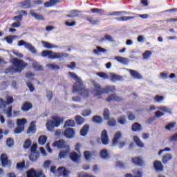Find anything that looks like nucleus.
Wrapping results in <instances>:
<instances>
[{"label": "nucleus", "mask_w": 177, "mask_h": 177, "mask_svg": "<svg viewBox=\"0 0 177 177\" xmlns=\"http://www.w3.org/2000/svg\"><path fill=\"white\" fill-rule=\"evenodd\" d=\"M12 63L15 68L11 66L6 69V73H9L12 75L15 73V71L16 73H21V71H23V70H24V68L28 66V64H27L26 62L18 58L12 59Z\"/></svg>", "instance_id": "1"}, {"label": "nucleus", "mask_w": 177, "mask_h": 177, "mask_svg": "<svg viewBox=\"0 0 177 177\" xmlns=\"http://www.w3.org/2000/svg\"><path fill=\"white\" fill-rule=\"evenodd\" d=\"M95 92L94 95L97 96L100 99L102 97V95L110 93V92H115V86H106L104 88H102V86L97 83L93 84Z\"/></svg>", "instance_id": "2"}, {"label": "nucleus", "mask_w": 177, "mask_h": 177, "mask_svg": "<svg viewBox=\"0 0 177 177\" xmlns=\"http://www.w3.org/2000/svg\"><path fill=\"white\" fill-rule=\"evenodd\" d=\"M42 57H49V59H66L68 57V54L63 53H53L52 50H46L41 52Z\"/></svg>", "instance_id": "3"}, {"label": "nucleus", "mask_w": 177, "mask_h": 177, "mask_svg": "<svg viewBox=\"0 0 177 177\" xmlns=\"http://www.w3.org/2000/svg\"><path fill=\"white\" fill-rule=\"evenodd\" d=\"M122 139V133L121 131H116L112 139V145L117 146L118 145L119 149H123L127 146V141H120Z\"/></svg>", "instance_id": "4"}, {"label": "nucleus", "mask_w": 177, "mask_h": 177, "mask_svg": "<svg viewBox=\"0 0 177 177\" xmlns=\"http://www.w3.org/2000/svg\"><path fill=\"white\" fill-rule=\"evenodd\" d=\"M79 84H80L78 86L73 87V92H78L79 95L83 97H89L91 91L89 89L85 87V85H84V82H80Z\"/></svg>", "instance_id": "5"}, {"label": "nucleus", "mask_w": 177, "mask_h": 177, "mask_svg": "<svg viewBox=\"0 0 177 177\" xmlns=\"http://www.w3.org/2000/svg\"><path fill=\"white\" fill-rule=\"evenodd\" d=\"M52 120H48L46 124V127L48 131H53L55 129V127L57 128L60 127V124H62V118L58 116L52 117Z\"/></svg>", "instance_id": "6"}, {"label": "nucleus", "mask_w": 177, "mask_h": 177, "mask_svg": "<svg viewBox=\"0 0 177 177\" xmlns=\"http://www.w3.org/2000/svg\"><path fill=\"white\" fill-rule=\"evenodd\" d=\"M25 46L26 49H28L32 53H37V50L35 49V47L33 46L32 45L30 44L28 42L24 41V40H20L18 42V46Z\"/></svg>", "instance_id": "7"}, {"label": "nucleus", "mask_w": 177, "mask_h": 177, "mask_svg": "<svg viewBox=\"0 0 177 177\" xmlns=\"http://www.w3.org/2000/svg\"><path fill=\"white\" fill-rule=\"evenodd\" d=\"M27 177H46L42 171H37L34 169H30L26 173Z\"/></svg>", "instance_id": "8"}, {"label": "nucleus", "mask_w": 177, "mask_h": 177, "mask_svg": "<svg viewBox=\"0 0 177 177\" xmlns=\"http://www.w3.org/2000/svg\"><path fill=\"white\" fill-rule=\"evenodd\" d=\"M52 147H56L57 149H70V146L66 144V141L64 140H59L54 142Z\"/></svg>", "instance_id": "9"}, {"label": "nucleus", "mask_w": 177, "mask_h": 177, "mask_svg": "<svg viewBox=\"0 0 177 177\" xmlns=\"http://www.w3.org/2000/svg\"><path fill=\"white\" fill-rule=\"evenodd\" d=\"M101 142L104 146H107L110 142V138H109V133L107 130L104 129L101 133Z\"/></svg>", "instance_id": "10"}, {"label": "nucleus", "mask_w": 177, "mask_h": 177, "mask_svg": "<svg viewBox=\"0 0 177 177\" xmlns=\"http://www.w3.org/2000/svg\"><path fill=\"white\" fill-rule=\"evenodd\" d=\"M62 134L68 139H73V138L75 136V130H74V129L67 128L62 133Z\"/></svg>", "instance_id": "11"}, {"label": "nucleus", "mask_w": 177, "mask_h": 177, "mask_svg": "<svg viewBox=\"0 0 177 177\" xmlns=\"http://www.w3.org/2000/svg\"><path fill=\"white\" fill-rule=\"evenodd\" d=\"M131 162L137 167H143L145 165V160L140 157H133L131 158Z\"/></svg>", "instance_id": "12"}, {"label": "nucleus", "mask_w": 177, "mask_h": 177, "mask_svg": "<svg viewBox=\"0 0 177 177\" xmlns=\"http://www.w3.org/2000/svg\"><path fill=\"white\" fill-rule=\"evenodd\" d=\"M153 168L157 172H162L164 171V165L160 160H155L153 162Z\"/></svg>", "instance_id": "13"}, {"label": "nucleus", "mask_w": 177, "mask_h": 177, "mask_svg": "<svg viewBox=\"0 0 177 177\" xmlns=\"http://www.w3.org/2000/svg\"><path fill=\"white\" fill-rule=\"evenodd\" d=\"M133 175L132 174H126L125 177H142L143 176V169H138L135 170L133 172Z\"/></svg>", "instance_id": "14"}, {"label": "nucleus", "mask_w": 177, "mask_h": 177, "mask_svg": "<svg viewBox=\"0 0 177 177\" xmlns=\"http://www.w3.org/2000/svg\"><path fill=\"white\" fill-rule=\"evenodd\" d=\"M31 109H32V104L30 102H24L21 106V110L22 111H24L25 113L30 111V110H31Z\"/></svg>", "instance_id": "15"}, {"label": "nucleus", "mask_w": 177, "mask_h": 177, "mask_svg": "<svg viewBox=\"0 0 177 177\" xmlns=\"http://www.w3.org/2000/svg\"><path fill=\"white\" fill-rule=\"evenodd\" d=\"M122 97H120L115 94L110 95L106 98V102H122Z\"/></svg>", "instance_id": "16"}, {"label": "nucleus", "mask_w": 177, "mask_h": 177, "mask_svg": "<svg viewBox=\"0 0 177 177\" xmlns=\"http://www.w3.org/2000/svg\"><path fill=\"white\" fill-rule=\"evenodd\" d=\"M81 11L79 10H72L69 11V14L66 15V17H69L71 19H74V17H79Z\"/></svg>", "instance_id": "17"}, {"label": "nucleus", "mask_w": 177, "mask_h": 177, "mask_svg": "<svg viewBox=\"0 0 177 177\" xmlns=\"http://www.w3.org/2000/svg\"><path fill=\"white\" fill-rule=\"evenodd\" d=\"M68 75H70V77L73 78V80H76V83L73 85V88H75V86H77L80 84V82H83L82 80H81V78H79L77 74L73 72H68Z\"/></svg>", "instance_id": "18"}, {"label": "nucleus", "mask_w": 177, "mask_h": 177, "mask_svg": "<svg viewBox=\"0 0 177 177\" xmlns=\"http://www.w3.org/2000/svg\"><path fill=\"white\" fill-rule=\"evenodd\" d=\"M30 15L32 16V17H35V20H39V21L45 20V17H44L42 15L35 13L34 10H30Z\"/></svg>", "instance_id": "19"}, {"label": "nucleus", "mask_w": 177, "mask_h": 177, "mask_svg": "<svg viewBox=\"0 0 177 177\" xmlns=\"http://www.w3.org/2000/svg\"><path fill=\"white\" fill-rule=\"evenodd\" d=\"M69 157L73 162H78L80 161V158H81V156L78 155L77 152L73 151L70 153Z\"/></svg>", "instance_id": "20"}, {"label": "nucleus", "mask_w": 177, "mask_h": 177, "mask_svg": "<svg viewBox=\"0 0 177 177\" xmlns=\"http://www.w3.org/2000/svg\"><path fill=\"white\" fill-rule=\"evenodd\" d=\"M129 72L133 78H136V80H142V75H140V73L137 71L129 69Z\"/></svg>", "instance_id": "21"}, {"label": "nucleus", "mask_w": 177, "mask_h": 177, "mask_svg": "<svg viewBox=\"0 0 177 177\" xmlns=\"http://www.w3.org/2000/svg\"><path fill=\"white\" fill-rule=\"evenodd\" d=\"M1 161L2 167H6L9 163V158L8 157V155L2 153L1 155Z\"/></svg>", "instance_id": "22"}, {"label": "nucleus", "mask_w": 177, "mask_h": 177, "mask_svg": "<svg viewBox=\"0 0 177 177\" xmlns=\"http://www.w3.org/2000/svg\"><path fill=\"white\" fill-rule=\"evenodd\" d=\"M171 160H172V155L171 153H166L162 156V164H168Z\"/></svg>", "instance_id": "23"}, {"label": "nucleus", "mask_w": 177, "mask_h": 177, "mask_svg": "<svg viewBox=\"0 0 177 177\" xmlns=\"http://www.w3.org/2000/svg\"><path fill=\"white\" fill-rule=\"evenodd\" d=\"M88 132H89V124H86L80 129V135L81 136H86V135H88Z\"/></svg>", "instance_id": "24"}, {"label": "nucleus", "mask_w": 177, "mask_h": 177, "mask_svg": "<svg viewBox=\"0 0 177 177\" xmlns=\"http://www.w3.org/2000/svg\"><path fill=\"white\" fill-rule=\"evenodd\" d=\"M115 60H117V62L121 63L122 64H128V63H129V59L124 57L115 56Z\"/></svg>", "instance_id": "25"}, {"label": "nucleus", "mask_w": 177, "mask_h": 177, "mask_svg": "<svg viewBox=\"0 0 177 177\" xmlns=\"http://www.w3.org/2000/svg\"><path fill=\"white\" fill-rule=\"evenodd\" d=\"M27 15H28V12H27V11L20 10L19 15L14 17L13 20H17L18 19L19 21H21L23 20V16H27Z\"/></svg>", "instance_id": "26"}, {"label": "nucleus", "mask_w": 177, "mask_h": 177, "mask_svg": "<svg viewBox=\"0 0 177 177\" xmlns=\"http://www.w3.org/2000/svg\"><path fill=\"white\" fill-rule=\"evenodd\" d=\"M100 156L101 158H103V160H106L110 157V154L109 153V151H107V149H104L100 151Z\"/></svg>", "instance_id": "27"}, {"label": "nucleus", "mask_w": 177, "mask_h": 177, "mask_svg": "<svg viewBox=\"0 0 177 177\" xmlns=\"http://www.w3.org/2000/svg\"><path fill=\"white\" fill-rule=\"evenodd\" d=\"M131 129L133 132H139L142 129V125L138 122H135L134 124H132Z\"/></svg>", "instance_id": "28"}, {"label": "nucleus", "mask_w": 177, "mask_h": 177, "mask_svg": "<svg viewBox=\"0 0 177 177\" xmlns=\"http://www.w3.org/2000/svg\"><path fill=\"white\" fill-rule=\"evenodd\" d=\"M19 5L23 9H30V8H31V3L30 2V0H25L19 3Z\"/></svg>", "instance_id": "29"}, {"label": "nucleus", "mask_w": 177, "mask_h": 177, "mask_svg": "<svg viewBox=\"0 0 177 177\" xmlns=\"http://www.w3.org/2000/svg\"><path fill=\"white\" fill-rule=\"evenodd\" d=\"M31 145H32V142L31 141V139L27 138L23 145V149L24 150H28L30 147H31Z\"/></svg>", "instance_id": "30"}, {"label": "nucleus", "mask_w": 177, "mask_h": 177, "mask_svg": "<svg viewBox=\"0 0 177 177\" xmlns=\"http://www.w3.org/2000/svg\"><path fill=\"white\" fill-rule=\"evenodd\" d=\"M111 80L113 82H115V81H122V80H123L122 76H121L120 75L115 74V73H111Z\"/></svg>", "instance_id": "31"}, {"label": "nucleus", "mask_w": 177, "mask_h": 177, "mask_svg": "<svg viewBox=\"0 0 177 177\" xmlns=\"http://www.w3.org/2000/svg\"><path fill=\"white\" fill-rule=\"evenodd\" d=\"M133 140L135 143L137 145V146H138L139 147H145V144H143V142L137 136H133Z\"/></svg>", "instance_id": "32"}, {"label": "nucleus", "mask_w": 177, "mask_h": 177, "mask_svg": "<svg viewBox=\"0 0 177 177\" xmlns=\"http://www.w3.org/2000/svg\"><path fill=\"white\" fill-rule=\"evenodd\" d=\"M104 41H109V42H114V39L109 35H105L104 37L100 39V42H104Z\"/></svg>", "instance_id": "33"}, {"label": "nucleus", "mask_w": 177, "mask_h": 177, "mask_svg": "<svg viewBox=\"0 0 177 177\" xmlns=\"http://www.w3.org/2000/svg\"><path fill=\"white\" fill-rule=\"evenodd\" d=\"M92 121L95 124H102V122H103V118L99 115H94L92 118Z\"/></svg>", "instance_id": "34"}, {"label": "nucleus", "mask_w": 177, "mask_h": 177, "mask_svg": "<svg viewBox=\"0 0 177 177\" xmlns=\"http://www.w3.org/2000/svg\"><path fill=\"white\" fill-rule=\"evenodd\" d=\"M27 133H35V122H32L27 130Z\"/></svg>", "instance_id": "35"}, {"label": "nucleus", "mask_w": 177, "mask_h": 177, "mask_svg": "<svg viewBox=\"0 0 177 177\" xmlns=\"http://www.w3.org/2000/svg\"><path fill=\"white\" fill-rule=\"evenodd\" d=\"M46 140H48L46 136H41L38 139V143L41 145V146H44V145L46 143Z\"/></svg>", "instance_id": "36"}, {"label": "nucleus", "mask_w": 177, "mask_h": 177, "mask_svg": "<svg viewBox=\"0 0 177 177\" xmlns=\"http://www.w3.org/2000/svg\"><path fill=\"white\" fill-rule=\"evenodd\" d=\"M86 20H87V21H89V23L91 24L92 26H96L99 24V20L93 19V17H87L86 18Z\"/></svg>", "instance_id": "37"}, {"label": "nucleus", "mask_w": 177, "mask_h": 177, "mask_svg": "<svg viewBox=\"0 0 177 177\" xmlns=\"http://www.w3.org/2000/svg\"><path fill=\"white\" fill-rule=\"evenodd\" d=\"M75 122H77V125H82V124L85 122V119L80 115H76Z\"/></svg>", "instance_id": "38"}, {"label": "nucleus", "mask_w": 177, "mask_h": 177, "mask_svg": "<svg viewBox=\"0 0 177 177\" xmlns=\"http://www.w3.org/2000/svg\"><path fill=\"white\" fill-rule=\"evenodd\" d=\"M32 67L36 71H44V66L39 65V64L37 62L32 64Z\"/></svg>", "instance_id": "39"}, {"label": "nucleus", "mask_w": 177, "mask_h": 177, "mask_svg": "<svg viewBox=\"0 0 177 177\" xmlns=\"http://www.w3.org/2000/svg\"><path fill=\"white\" fill-rule=\"evenodd\" d=\"M64 127V128H66V127H75V122L73 120H68L65 122Z\"/></svg>", "instance_id": "40"}, {"label": "nucleus", "mask_w": 177, "mask_h": 177, "mask_svg": "<svg viewBox=\"0 0 177 177\" xmlns=\"http://www.w3.org/2000/svg\"><path fill=\"white\" fill-rule=\"evenodd\" d=\"M132 19H135V17H121L116 18L118 21H128V20H132Z\"/></svg>", "instance_id": "41"}, {"label": "nucleus", "mask_w": 177, "mask_h": 177, "mask_svg": "<svg viewBox=\"0 0 177 177\" xmlns=\"http://www.w3.org/2000/svg\"><path fill=\"white\" fill-rule=\"evenodd\" d=\"M96 48H97V49L93 50V53H95V55H97V53H99V52H101L102 53H106V52H107V50L102 48L101 46H97Z\"/></svg>", "instance_id": "42"}, {"label": "nucleus", "mask_w": 177, "mask_h": 177, "mask_svg": "<svg viewBox=\"0 0 177 177\" xmlns=\"http://www.w3.org/2000/svg\"><path fill=\"white\" fill-rule=\"evenodd\" d=\"M41 44L44 48H46V49H53V48H55V46H53V44L48 41H42Z\"/></svg>", "instance_id": "43"}, {"label": "nucleus", "mask_w": 177, "mask_h": 177, "mask_svg": "<svg viewBox=\"0 0 177 177\" xmlns=\"http://www.w3.org/2000/svg\"><path fill=\"white\" fill-rule=\"evenodd\" d=\"M39 157V156L38 155V153H37L36 152H31L29 158L30 160V161H37V160H38V158Z\"/></svg>", "instance_id": "44"}, {"label": "nucleus", "mask_w": 177, "mask_h": 177, "mask_svg": "<svg viewBox=\"0 0 177 177\" xmlns=\"http://www.w3.org/2000/svg\"><path fill=\"white\" fill-rule=\"evenodd\" d=\"M15 38H17V36H16V35L7 36L4 38V39H6V41L8 44H13V39H15Z\"/></svg>", "instance_id": "45"}, {"label": "nucleus", "mask_w": 177, "mask_h": 177, "mask_svg": "<svg viewBox=\"0 0 177 177\" xmlns=\"http://www.w3.org/2000/svg\"><path fill=\"white\" fill-rule=\"evenodd\" d=\"M27 123L26 119H18L17 120V127H24V124Z\"/></svg>", "instance_id": "46"}, {"label": "nucleus", "mask_w": 177, "mask_h": 177, "mask_svg": "<svg viewBox=\"0 0 177 177\" xmlns=\"http://www.w3.org/2000/svg\"><path fill=\"white\" fill-rule=\"evenodd\" d=\"M68 150L61 151L59 153V158H64L65 157H67V156H68Z\"/></svg>", "instance_id": "47"}, {"label": "nucleus", "mask_w": 177, "mask_h": 177, "mask_svg": "<svg viewBox=\"0 0 177 177\" xmlns=\"http://www.w3.org/2000/svg\"><path fill=\"white\" fill-rule=\"evenodd\" d=\"M96 75H98L100 78H103V80L109 79V75L104 72H98L96 73Z\"/></svg>", "instance_id": "48"}, {"label": "nucleus", "mask_w": 177, "mask_h": 177, "mask_svg": "<svg viewBox=\"0 0 177 177\" xmlns=\"http://www.w3.org/2000/svg\"><path fill=\"white\" fill-rule=\"evenodd\" d=\"M6 100L7 101L3 100L4 107H6L7 104H12V103L14 102L13 97H8Z\"/></svg>", "instance_id": "49"}, {"label": "nucleus", "mask_w": 177, "mask_h": 177, "mask_svg": "<svg viewBox=\"0 0 177 177\" xmlns=\"http://www.w3.org/2000/svg\"><path fill=\"white\" fill-rule=\"evenodd\" d=\"M47 67L51 68V70H60V66L56 64H48Z\"/></svg>", "instance_id": "50"}, {"label": "nucleus", "mask_w": 177, "mask_h": 177, "mask_svg": "<svg viewBox=\"0 0 177 177\" xmlns=\"http://www.w3.org/2000/svg\"><path fill=\"white\" fill-rule=\"evenodd\" d=\"M103 117L104 120H109L110 118V111L108 109H105L103 112Z\"/></svg>", "instance_id": "51"}, {"label": "nucleus", "mask_w": 177, "mask_h": 177, "mask_svg": "<svg viewBox=\"0 0 177 177\" xmlns=\"http://www.w3.org/2000/svg\"><path fill=\"white\" fill-rule=\"evenodd\" d=\"M152 53L151 51L147 50L142 54V57L145 60H147V59H149L150 56H151Z\"/></svg>", "instance_id": "52"}, {"label": "nucleus", "mask_w": 177, "mask_h": 177, "mask_svg": "<svg viewBox=\"0 0 177 177\" xmlns=\"http://www.w3.org/2000/svg\"><path fill=\"white\" fill-rule=\"evenodd\" d=\"M6 145L8 147H12L15 145V141L13 140V138H8L6 140Z\"/></svg>", "instance_id": "53"}, {"label": "nucleus", "mask_w": 177, "mask_h": 177, "mask_svg": "<svg viewBox=\"0 0 177 177\" xmlns=\"http://www.w3.org/2000/svg\"><path fill=\"white\" fill-rule=\"evenodd\" d=\"M91 114H92V111H91V109H86L82 112V115L83 117H89Z\"/></svg>", "instance_id": "54"}, {"label": "nucleus", "mask_w": 177, "mask_h": 177, "mask_svg": "<svg viewBox=\"0 0 177 177\" xmlns=\"http://www.w3.org/2000/svg\"><path fill=\"white\" fill-rule=\"evenodd\" d=\"M26 167V160L17 163V169H23Z\"/></svg>", "instance_id": "55"}, {"label": "nucleus", "mask_w": 177, "mask_h": 177, "mask_svg": "<svg viewBox=\"0 0 177 177\" xmlns=\"http://www.w3.org/2000/svg\"><path fill=\"white\" fill-rule=\"evenodd\" d=\"M108 125L109 127H115L117 125V121H115V119L111 118L108 120Z\"/></svg>", "instance_id": "56"}, {"label": "nucleus", "mask_w": 177, "mask_h": 177, "mask_svg": "<svg viewBox=\"0 0 177 177\" xmlns=\"http://www.w3.org/2000/svg\"><path fill=\"white\" fill-rule=\"evenodd\" d=\"M118 122H119V124L121 125H125L127 123V120L125 119V117L122 116L118 118Z\"/></svg>", "instance_id": "57"}, {"label": "nucleus", "mask_w": 177, "mask_h": 177, "mask_svg": "<svg viewBox=\"0 0 177 177\" xmlns=\"http://www.w3.org/2000/svg\"><path fill=\"white\" fill-rule=\"evenodd\" d=\"M26 86H28L30 92H34V91H35V88H34V85H32V83L27 82Z\"/></svg>", "instance_id": "58"}, {"label": "nucleus", "mask_w": 177, "mask_h": 177, "mask_svg": "<svg viewBox=\"0 0 177 177\" xmlns=\"http://www.w3.org/2000/svg\"><path fill=\"white\" fill-rule=\"evenodd\" d=\"M160 110H161V111H164V113H168L169 114H172V111L170 109H168V108H167V106H160Z\"/></svg>", "instance_id": "59"}, {"label": "nucleus", "mask_w": 177, "mask_h": 177, "mask_svg": "<svg viewBox=\"0 0 177 177\" xmlns=\"http://www.w3.org/2000/svg\"><path fill=\"white\" fill-rule=\"evenodd\" d=\"M23 131H24V127H19L15 129L14 132L15 133L19 134V133H21V132H23Z\"/></svg>", "instance_id": "60"}, {"label": "nucleus", "mask_w": 177, "mask_h": 177, "mask_svg": "<svg viewBox=\"0 0 177 177\" xmlns=\"http://www.w3.org/2000/svg\"><path fill=\"white\" fill-rule=\"evenodd\" d=\"M153 99L156 102L160 103V102H162V100H164L165 98L164 96L156 95Z\"/></svg>", "instance_id": "61"}, {"label": "nucleus", "mask_w": 177, "mask_h": 177, "mask_svg": "<svg viewBox=\"0 0 177 177\" xmlns=\"http://www.w3.org/2000/svg\"><path fill=\"white\" fill-rule=\"evenodd\" d=\"M84 158L86 160H91V157H92V154L88 151H85L84 152Z\"/></svg>", "instance_id": "62"}, {"label": "nucleus", "mask_w": 177, "mask_h": 177, "mask_svg": "<svg viewBox=\"0 0 177 177\" xmlns=\"http://www.w3.org/2000/svg\"><path fill=\"white\" fill-rule=\"evenodd\" d=\"M46 97L48 99L49 102L53 99V93L50 91H46Z\"/></svg>", "instance_id": "63"}, {"label": "nucleus", "mask_w": 177, "mask_h": 177, "mask_svg": "<svg viewBox=\"0 0 177 177\" xmlns=\"http://www.w3.org/2000/svg\"><path fill=\"white\" fill-rule=\"evenodd\" d=\"M12 106H8L6 111L7 117H8V118H10V117H12Z\"/></svg>", "instance_id": "64"}]
</instances>
